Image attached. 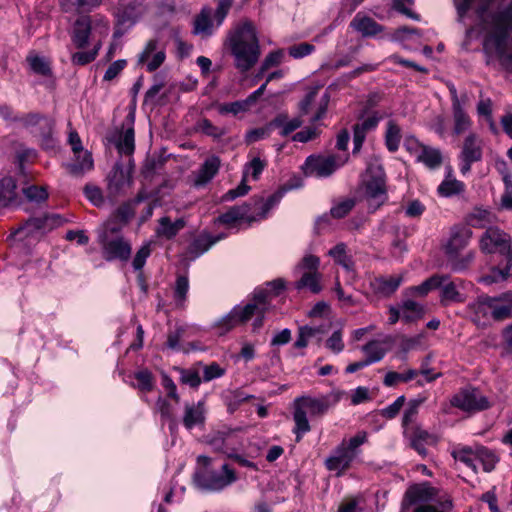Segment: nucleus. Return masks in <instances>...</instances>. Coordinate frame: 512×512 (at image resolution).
Here are the masks:
<instances>
[{"mask_svg": "<svg viewBox=\"0 0 512 512\" xmlns=\"http://www.w3.org/2000/svg\"><path fill=\"white\" fill-rule=\"evenodd\" d=\"M279 201V196L272 195L266 201L253 200L241 205L231 207L228 211L221 214L216 222L232 226L239 221H245L248 224L266 218L269 211Z\"/></svg>", "mask_w": 512, "mask_h": 512, "instance_id": "5", "label": "nucleus"}, {"mask_svg": "<svg viewBox=\"0 0 512 512\" xmlns=\"http://www.w3.org/2000/svg\"><path fill=\"white\" fill-rule=\"evenodd\" d=\"M207 442L215 452L222 453L229 458L234 457L235 452L242 447L238 431L231 429L214 432L208 437Z\"/></svg>", "mask_w": 512, "mask_h": 512, "instance_id": "16", "label": "nucleus"}, {"mask_svg": "<svg viewBox=\"0 0 512 512\" xmlns=\"http://www.w3.org/2000/svg\"><path fill=\"white\" fill-rule=\"evenodd\" d=\"M63 224V219L57 214L31 218L15 232L20 239L31 237L39 239L47 232Z\"/></svg>", "mask_w": 512, "mask_h": 512, "instance_id": "13", "label": "nucleus"}, {"mask_svg": "<svg viewBox=\"0 0 512 512\" xmlns=\"http://www.w3.org/2000/svg\"><path fill=\"white\" fill-rule=\"evenodd\" d=\"M116 148L120 154L130 155L134 152L135 143L133 128H128L120 134L116 142Z\"/></svg>", "mask_w": 512, "mask_h": 512, "instance_id": "47", "label": "nucleus"}, {"mask_svg": "<svg viewBox=\"0 0 512 512\" xmlns=\"http://www.w3.org/2000/svg\"><path fill=\"white\" fill-rule=\"evenodd\" d=\"M424 308L419 303L406 300L401 305V318L406 322H412L422 318Z\"/></svg>", "mask_w": 512, "mask_h": 512, "instance_id": "41", "label": "nucleus"}, {"mask_svg": "<svg viewBox=\"0 0 512 512\" xmlns=\"http://www.w3.org/2000/svg\"><path fill=\"white\" fill-rule=\"evenodd\" d=\"M144 13V8L141 5L131 4L125 7L122 15V22L134 23Z\"/></svg>", "mask_w": 512, "mask_h": 512, "instance_id": "60", "label": "nucleus"}, {"mask_svg": "<svg viewBox=\"0 0 512 512\" xmlns=\"http://www.w3.org/2000/svg\"><path fill=\"white\" fill-rule=\"evenodd\" d=\"M452 102L453 133L457 136L467 132L472 126V120L465 111L469 102L467 93L458 94L453 84L448 85Z\"/></svg>", "mask_w": 512, "mask_h": 512, "instance_id": "12", "label": "nucleus"}, {"mask_svg": "<svg viewBox=\"0 0 512 512\" xmlns=\"http://www.w3.org/2000/svg\"><path fill=\"white\" fill-rule=\"evenodd\" d=\"M402 282L401 275L378 277L373 282V287L377 293L384 296H390L393 294Z\"/></svg>", "mask_w": 512, "mask_h": 512, "instance_id": "35", "label": "nucleus"}, {"mask_svg": "<svg viewBox=\"0 0 512 512\" xmlns=\"http://www.w3.org/2000/svg\"><path fill=\"white\" fill-rule=\"evenodd\" d=\"M418 375V371L415 369H407L403 373H398L395 371H389L386 373L383 384L387 387H394L398 385L400 382H408L416 378Z\"/></svg>", "mask_w": 512, "mask_h": 512, "instance_id": "42", "label": "nucleus"}, {"mask_svg": "<svg viewBox=\"0 0 512 512\" xmlns=\"http://www.w3.org/2000/svg\"><path fill=\"white\" fill-rule=\"evenodd\" d=\"M479 247L483 253H499L512 262V238L497 226L488 227L479 239Z\"/></svg>", "mask_w": 512, "mask_h": 512, "instance_id": "9", "label": "nucleus"}, {"mask_svg": "<svg viewBox=\"0 0 512 512\" xmlns=\"http://www.w3.org/2000/svg\"><path fill=\"white\" fill-rule=\"evenodd\" d=\"M493 215L490 211L482 208H475L467 217L469 225L478 228H485L493 221Z\"/></svg>", "mask_w": 512, "mask_h": 512, "instance_id": "44", "label": "nucleus"}, {"mask_svg": "<svg viewBox=\"0 0 512 512\" xmlns=\"http://www.w3.org/2000/svg\"><path fill=\"white\" fill-rule=\"evenodd\" d=\"M294 406V433L296 434V441L299 442L302 435L309 432L311 429L307 414H310V416L323 415L328 410V403L325 399L306 396L297 398L294 402Z\"/></svg>", "mask_w": 512, "mask_h": 512, "instance_id": "8", "label": "nucleus"}, {"mask_svg": "<svg viewBox=\"0 0 512 512\" xmlns=\"http://www.w3.org/2000/svg\"><path fill=\"white\" fill-rule=\"evenodd\" d=\"M476 0H454L458 21L463 22L467 12ZM512 30V2L495 7L494 0H479L475 8V23L466 30L469 40L477 31L484 35L483 50L487 64L498 59L503 66L512 65V55L508 53V37Z\"/></svg>", "mask_w": 512, "mask_h": 512, "instance_id": "1", "label": "nucleus"}, {"mask_svg": "<svg viewBox=\"0 0 512 512\" xmlns=\"http://www.w3.org/2000/svg\"><path fill=\"white\" fill-rule=\"evenodd\" d=\"M225 374V369L213 362L203 367V380L208 382L216 378H220Z\"/></svg>", "mask_w": 512, "mask_h": 512, "instance_id": "64", "label": "nucleus"}, {"mask_svg": "<svg viewBox=\"0 0 512 512\" xmlns=\"http://www.w3.org/2000/svg\"><path fill=\"white\" fill-rule=\"evenodd\" d=\"M434 488L428 485L411 486L405 493L401 506V512H407L412 504L417 502H426L433 498Z\"/></svg>", "mask_w": 512, "mask_h": 512, "instance_id": "24", "label": "nucleus"}, {"mask_svg": "<svg viewBox=\"0 0 512 512\" xmlns=\"http://www.w3.org/2000/svg\"><path fill=\"white\" fill-rule=\"evenodd\" d=\"M367 441V433L364 431L358 432L355 436L351 437L348 441H342L341 445H344L346 450L351 452L353 456H357L358 448Z\"/></svg>", "mask_w": 512, "mask_h": 512, "instance_id": "54", "label": "nucleus"}, {"mask_svg": "<svg viewBox=\"0 0 512 512\" xmlns=\"http://www.w3.org/2000/svg\"><path fill=\"white\" fill-rule=\"evenodd\" d=\"M95 34L99 37L107 36V21L102 18L92 20L90 17H81L75 23L72 41L77 48H84L89 43L90 37Z\"/></svg>", "mask_w": 512, "mask_h": 512, "instance_id": "11", "label": "nucleus"}, {"mask_svg": "<svg viewBox=\"0 0 512 512\" xmlns=\"http://www.w3.org/2000/svg\"><path fill=\"white\" fill-rule=\"evenodd\" d=\"M322 275L319 272H304L302 277L295 283L297 290L308 288L312 293L317 294L322 290L320 284Z\"/></svg>", "mask_w": 512, "mask_h": 512, "instance_id": "37", "label": "nucleus"}, {"mask_svg": "<svg viewBox=\"0 0 512 512\" xmlns=\"http://www.w3.org/2000/svg\"><path fill=\"white\" fill-rule=\"evenodd\" d=\"M196 130L213 138H220L224 135V130L213 125L207 118L200 119L196 123Z\"/></svg>", "mask_w": 512, "mask_h": 512, "instance_id": "53", "label": "nucleus"}, {"mask_svg": "<svg viewBox=\"0 0 512 512\" xmlns=\"http://www.w3.org/2000/svg\"><path fill=\"white\" fill-rule=\"evenodd\" d=\"M217 8L214 13L216 19V25L220 26L226 18L230 8L233 5L234 0H216Z\"/></svg>", "mask_w": 512, "mask_h": 512, "instance_id": "61", "label": "nucleus"}, {"mask_svg": "<svg viewBox=\"0 0 512 512\" xmlns=\"http://www.w3.org/2000/svg\"><path fill=\"white\" fill-rule=\"evenodd\" d=\"M199 477L200 484L209 490L219 491L237 480L235 471L227 464L222 466L221 472H204Z\"/></svg>", "mask_w": 512, "mask_h": 512, "instance_id": "18", "label": "nucleus"}, {"mask_svg": "<svg viewBox=\"0 0 512 512\" xmlns=\"http://www.w3.org/2000/svg\"><path fill=\"white\" fill-rule=\"evenodd\" d=\"M213 31L212 10L209 7H203L194 18L192 33L202 38H208L213 34Z\"/></svg>", "mask_w": 512, "mask_h": 512, "instance_id": "28", "label": "nucleus"}, {"mask_svg": "<svg viewBox=\"0 0 512 512\" xmlns=\"http://www.w3.org/2000/svg\"><path fill=\"white\" fill-rule=\"evenodd\" d=\"M320 266V259L312 254L305 255L297 265V269L304 270L305 272H318Z\"/></svg>", "mask_w": 512, "mask_h": 512, "instance_id": "59", "label": "nucleus"}, {"mask_svg": "<svg viewBox=\"0 0 512 512\" xmlns=\"http://www.w3.org/2000/svg\"><path fill=\"white\" fill-rule=\"evenodd\" d=\"M159 223L158 234L168 239L174 237L185 226L183 219H177L175 222H171L168 217H162Z\"/></svg>", "mask_w": 512, "mask_h": 512, "instance_id": "40", "label": "nucleus"}, {"mask_svg": "<svg viewBox=\"0 0 512 512\" xmlns=\"http://www.w3.org/2000/svg\"><path fill=\"white\" fill-rule=\"evenodd\" d=\"M101 47V40H98L95 45L94 49L91 51H82V52H76L72 55L71 61L74 65L83 66L86 65L96 58L98 51Z\"/></svg>", "mask_w": 512, "mask_h": 512, "instance_id": "50", "label": "nucleus"}, {"mask_svg": "<svg viewBox=\"0 0 512 512\" xmlns=\"http://www.w3.org/2000/svg\"><path fill=\"white\" fill-rule=\"evenodd\" d=\"M452 456L456 461L465 464L474 473L478 472L477 469V453L476 447L460 446L452 451Z\"/></svg>", "mask_w": 512, "mask_h": 512, "instance_id": "33", "label": "nucleus"}, {"mask_svg": "<svg viewBox=\"0 0 512 512\" xmlns=\"http://www.w3.org/2000/svg\"><path fill=\"white\" fill-rule=\"evenodd\" d=\"M27 60L30 64L31 69L35 73H38V74H41L44 76L50 74V65H49V62L45 58L31 55L27 58Z\"/></svg>", "mask_w": 512, "mask_h": 512, "instance_id": "56", "label": "nucleus"}, {"mask_svg": "<svg viewBox=\"0 0 512 512\" xmlns=\"http://www.w3.org/2000/svg\"><path fill=\"white\" fill-rule=\"evenodd\" d=\"M228 45L235 59V66L247 72L260 57V45L252 22L245 20L238 24L228 36Z\"/></svg>", "mask_w": 512, "mask_h": 512, "instance_id": "2", "label": "nucleus"}, {"mask_svg": "<svg viewBox=\"0 0 512 512\" xmlns=\"http://www.w3.org/2000/svg\"><path fill=\"white\" fill-rule=\"evenodd\" d=\"M24 124L26 126H36L39 125L41 128H43V131H41L39 134L46 136L51 133L53 122L51 119L39 115V114H29L24 118Z\"/></svg>", "mask_w": 512, "mask_h": 512, "instance_id": "48", "label": "nucleus"}, {"mask_svg": "<svg viewBox=\"0 0 512 512\" xmlns=\"http://www.w3.org/2000/svg\"><path fill=\"white\" fill-rule=\"evenodd\" d=\"M441 284L438 289L441 290L440 299L445 305L450 303H461L465 301V296L459 290V285L455 281H451L449 276L440 275Z\"/></svg>", "mask_w": 512, "mask_h": 512, "instance_id": "27", "label": "nucleus"}, {"mask_svg": "<svg viewBox=\"0 0 512 512\" xmlns=\"http://www.w3.org/2000/svg\"><path fill=\"white\" fill-rule=\"evenodd\" d=\"M347 247L344 243H339L329 250L328 255L331 256L334 261L345 268L347 271H353L354 263L351 257L347 254Z\"/></svg>", "mask_w": 512, "mask_h": 512, "instance_id": "39", "label": "nucleus"}, {"mask_svg": "<svg viewBox=\"0 0 512 512\" xmlns=\"http://www.w3.org/2000/svg\"><path fill=\"white\" fill-rule=\"evenodd\" d=\"M401 129L394 120L387 122V128L385 133V144L390 152L398 150L401 141Z\"/></svg>", "mask_w": 512, "mask_h": 512, "instance_id": "38", "label": "nucleus"}, {"mask_svg": "<svg viewBox=\"0 0 512 512\" xmlns=\"http://www.w3.org/2000/svg\"><path fill=\"white\" fill-rule=\"evenodd\" d=\"M471 238L472 231L466 226H455L451 229L450 237L444 245V253L451 261L454 270H463L474 260L475 253L472 251L460 259L457 258L460 251L468 245Z\"/></svg>", "mask_w": 512, "mask_h": 512, "instance_id": "7", "label": "nucleus"}, {"mask_svg": "<svg viewBox=\"0 0 512 512\" xmlns=\"http://www.w3.org/2000/svg\"><path fill=\"white\" fill-rule=\"evenodd\" d=\"M440 275L436 274L425 280L422 284L410 288V291L419 296H425L429 291L438 289L441 284Z\"/></svg>", "mask_w": 512, "mask_h": 512, "instance_id": "51", "label": "nucleus"}, {"mask_svg": "<svg viewBox=\"0 0 512 512\" xmlns=\"http://www.w3.org/2000/svg\"><path fill=\"white\" fill-rule=\"evenodd\" d=\"M355 206V201L353 199H345L335 204L330 213L334 218L340 219L345 217Z\"/></svg>", "mask_w": 512, "mask_h": 512, "instance_id": "55", "label": "nucleus"}, {"mask_svg": "<svg viewBox=\"0 0 512 512\" xmlns=\"http://www.w3.org/2000/svg\"><path fill=\"white\" fill-rule=\"evenodd\" d=\"M103 0H60L65 12H90L102 4Z\"/></svg>", "mask_w": 512, "mask_h": 512, "instance_id": "34", "label": "nucleus"}, {"mask_svg": "<svg viewBox=\"0 0 512 512\" xmlns=\"http://www.w3.org/2000/svg\"><path fill=\"white\" fill-rule=\"evenodd\" d=\"M206 407L204 401L185 404L183 424L186 429L191 430L195 426L203 425L205 422Z\"/></svg>", "mask_w": 512, "mask_h": 512, "instance_id": "26", "label": "nucleus"}, {"mask_svg": "<svg viewBox=\"0 0 512 512\" xmlns=\"http://www.w3.org/2000/svg\"><path fill=\"white\" fill-rule=\"evenodd\" d=\"M97 233V241L106 261H127L130 258L131 244L120 234L118 228L104 225Z\"/></svg>", "mask_w": 512, "mask_h": 512, "instance_id": "6", "label": "nucleus"}, {"mask_svg": "<svg viewBox=\"0 0 512 512\" xmlns=\"http://www.w3.org/2000/svg\"><path fill=\"white\" fill-rule=\"evenodd\" d=\"M366 355V361L369 365L381 361L387 353L384 343L379 340H372L361 347Z\"/></svg>", "mask_w": 512, "mask_h": 512, "instance_id": "36", "label": "nucleus"}, {"mask_svg": "<svg viewBox=\"0 0 512 512\" xmlns=\"http://www.w3.org/2000/svg\"><path fill=\"white\" fill-rule=\"evenodd\" d=\"M471 319L477 326H488L491 320L501 322L512 318V292L497 296H481L468 305Z\"/></svg>", "mask_w": 512, "mask_h": 512, "instance_id": "3", "label": "nucleus"}, {"mask_svg": "<svg viewBox=\"0 0 512 512\" xmlns=\"http://www.w3.org/2000/svg\"><path fill=\"white\" fill-rule=\"evenodd\" d=\"M511 265L512 262L506 260L504 267H493L489 274L481 278V281L486 284H492L507 280L511 276Z\"/></svg>", "mask_w": 512, "mask_h": 512, "instance_id": "43", "label": "nucleus"}, {"mask_svg": "<svg viewBox=\"0 0 512 512\" xmlns=\"http://www.w3.org/2000/svg\"><path fill=\"white\" fill-rule=\"evenodd\" d=\"M315 50V47L307 42L295 44L288 49V53L295 59L303 58L310 55Z\"/></svg>", "mask_w": 512, "mask_h": 512, "instance_id": "57", "label": "nucleus"}, {"mask_svg": "<svg viewBox=\"0 0 512 512\" xmlns=\"http://www.w3.org/2000/svg\"><path fill=\"white\" fill-rule=\"evenodd\" d=\"M303 124L301 115L292 119H289L287 114H278L269 124V127H276L280 129L281 136H288Z\"/></svg>", "mask_w": 512, "mask_h": 512, "instance_id": "30", "label": "nucleus"}, {"mask_svg": "<svg viewBox=\"0 0 512 512\" xmlns=\"http://www.w3.org/2000/svg\"><path fill=\"white\" fill-rule=\"evenodd\" d=\"M75 158L72 163L68 165L69 172L74 176H81L84 173L91 171L94 166L92 155L89 151L84 150L74 154Z\"/></svg>", "mask_w": 512, "mask_h": 512, "instance_id": "31", "label": "nucleus"}, {"mask_svg": "<svg viewBox=\"0 0 512 512\" xmlns=\"http://www.w3.org/2000/svg\"><path fill=\"white\" fill-rule=\"evenodd\" d=\"M405 148L417 162L423 163L429 169H436L442 164V153L438 148L425 145L414 137L406 139Z\"/></svg>", "mask_w": 512, "mask_h": 512, "instance_id": "15", "label": "nucleus"}, {"mask_svg": "<svg viewBox=\"0 0 512 512\" xmlns=\"http://www.w3.org/2000/svg\"><path fill=\"white\" fill-rule=\"evenodd\" d=\"M20 205L17 185L14 178L5 175L0 178V207H16Z\"/></svg>", "mask_w": 512, "mask_h": 512, "instance_id": "23", "label": "nucleus"}, {"mask_svg": "<svg viewBox=\"0 0 512 512\" xmlns=\"http://www.w3.org/2000/svg\"><path fill=\"white\" fill-rule=\"evenodd\" d=\"M132 183L129 171L120 164H115L107 176V193L111 199L122 195Z\"/></svg>", "mask_w": 512, "mask_h": 512, "instance_id": "19", "label": "nucleus"}, {"mask_svg": "<svg viewBox=\"0 0 512 512\" xmlns=\"http://www.w3.org/2000/svg\"><path fill=\"white\" fill-rule=\"evenodd\" d=\"M356 457L347 451L344 445L336 447L334 452L325 460L326 468L335 471L338 476L342 475L349 469L351 463Z\"/></svg>", "mask_w": 512, "mask_h": 512, "instance_id": "21", "label": "nucleus"}, {"mask_svg": "<svg viewBox=\"0 0 512 512\" xmlns=\"http://www.w3.org/2000/svg\"><path fill=\"white\" fill-rule=\"evenodd\" d=\"M344 162H337L333 155H312L304 164V172L307 176L325 178L332 175Z\"/></svg>", "mask_w": 512, "mask_h": 512, "instance_id": "17", "label": "nucleus"}, {"mask_svg": "<svg viewBox=\"0 0 512 512\" xmlns=\"http://www.w3.org/2000/svg\"><path fill=\"white\" fill-rule=\"evenodd\" d=\"M218 112L221 115L232 114L237 116L240 113L247 112L251 107L247 103L246 99L235 101L231 103H222L218 105Z\"/></svg>", "mask_w": 512, "mask_h": 512, "instance_id": "49", "label": "nucleus"}, {"mask_svg": "<svg viewBox=\"0 0 512 512\" xmlns=\"http://www.w3.org/2000/svg\"><path fill=\"white\" fill-rule=\"evenodd\" d=\"M464 188L465 185L461 181L447 176L445 180L439 185L438 192L444 197H451L462 193Z\"/></svg>", "mask_w": 512, "mask_h": 512, "instance_id": "45", "label": "nucleus"}, {"mask_svg": "<svg viewBox=\"0 0 512 512\" xmlns=\"http://www.w3.org/2000/svg\"><path fill=\"white\" fill-rule=\"evenodd\" d=\"M350 27L364 37L374 36L382 31V27L377 22L361 13L356 14L350 23Z\"/></svg>", "mask_w": 512, "mask_h": 512, "instance_id": "29", "label": "nucleus"}, {"mask_svg": "<svg viewBox=\"0 0 512 512\" xmlns=\"http://www.w3.org/2000/svg\"><path fill=\"white\" fill-rule=\"evenodd\" d=\"M265 167L266 162L255 157L245 165L243 176L247 178L248 175H251L254 180H258Z\"/></svg>", "mask_w": 512, "mask_h": 512, "instance_id": "52", "label": "nucleus"}, {"mask_svg": "<svg viewBox=\"0 0 512 512\" xmlns=\"http://www.w3.org/2000/svg\"><path fill=\"white\" fill-rule=\"evenodd\" d=\"M189 290V281L186 276H179L175 285V298L181 304L185 302Z\"/></svg>", "mask_w": 512, "mask_h": 512, "instance_id": "63", "label": "nucleus"}, {"mask_svg": "<svg viewBox=\"0 0 512 512\" xmlns=\"http://www.w3.org/2000/svg\"><path fill=\"white\" fill-rule=\"evenodd\" d=\"M269 293L263 290H255L252 301L244 307L235 306L227 315L222 317L216 326L221 334H224L234 327L246 323L253 316H256L253 325L260 328L263 325L264 315L268 311Z\"/></svg>", "mask_w": 512, "mask_h": 512, "instance_id": "4", "label": "nucleus"}, {"mask_svg": "<svg viewBox=\"0 0 512 512\" xmlns=\"http://www.w3.org/2000/svg\"><path fill=\"white\" fill-rule=\"evenodd\" d=\"M476 453L477 463H480L482 465L483 470L485 472H491L495 468L496 463L498 462V458L494 454V452L485 447L476 446Z\"/></svg>", "mask_w": 512, "mask_h": 512, "instance_id": "46", "label": "nucleus"}, {"mask_svg": "<svg viewBox=\"0 0 512 512\" xmlns=\"http://www.w3.org/2000/svg\"><path fill=\"white\" fill-rule=\"evenodd\" d=\"M382 119V116L378 113H373L371 116L363 119L361 122H358L354 125L353 128V142H354V152L359 151L365 138L366 134L374 130L379 121Z\"/></svg>", "mask_w": 512, "mask_h": 512, "instance_id": "25", "label": "nucleus"}, {"mask_svg": "<svg viewBox=\"0 0 512 512\" xmlns=\"http://www.w3.org/2000/svg\"><path fill=\"white\" fill-rule=\"evenodd\" d=\"M166 58L163 49H158L157 40H149L143 51L140 53L138 63L145 65L147 71L153 72L158 69Z\"/></svg>", "mask_w": 512, "mask_h": 512, "instance_id": "20", "label": "nucleus"}, {"mask_svg": "<svg viewBox=\"0 0 512 512\" xmlns=\"http://www.w3.org/2000/svg\"><path fill=\"white\" fill-rule=\"evenodd\" d=\"M221 161L217 156L207 158L194 173L193 185L197 188L207 185L218 173Z\"/></svg>", "mask_w": 512, "mask_h": 512, "instance_id": "22", "label": "nucleus"}, {"mask_svg": "<svg viewBox=\"0 0 512 512\" xmlns=\"http://www.w3.org/2000/svg\"><path fill=\"white\" fill-rule=\"evenodd\" d=\"M326 347L334 354H339L344 350L342 334L339 330L334 331L326 341Z\"/></svg>", "mask_w": 512, "mask_h": 512, "instance_id": "62", "label": "nucleus"}, {"mask_svg": "<svg viewBox=\"0 0 512 512\" xmlns=\"http://www.w3.org/2000/svg\"><path fill=\"white\" fill-rule=\"evenodd\" d=\"M453 407L474 413L490 407L489 400L476 388L467 387L457 392L450 400Z\"/></svg>", "mask_w": 512, "mask_h": 512, "instance_id": "14", "label": "nucleus"}, {"mask_svg": "<svg viewBox=\"0 0 512 512\" xmlns=\"http://www.w3.org/2000/svg\"><path fill=\"white\" fill-rule=\"evenodd\" d=\"M23 193L29 201L42 202L48 198L45 187L29 186L23 190Z\"/></svg>", "mask_w": 512, "mask_h": 512, "instance_id": "58", "label": "nucleus"}, {"mask_svg": "<svg viewBox=\"0 0 512 512\" xmlns=\"http://www.w3.org/2000/svg\"><path fill=\"white\" fill-rule=\"evenodd\" d=\"M370 179L365 186V198L370 209L375 211L387 199L385 173L378 163H370L367 168Z\"/></svg>", "mask_w": 512, "mask_h": 512, "instance_id": "10", "label": "nucleus"}, {"mask_svg": "<svg viewBox=\"0 0 512 512\" xmlns=\"http://www.w3.org/2000/svg\"><path fill=\"white\" fill-rule=\"evenodd\" d=\"M482 156L479 138L476 134L470 133L464 140L461 158L468 161H479Z\"/></svg>", "mask_w": 512, "mask_h": 512, "instance_id": "32", "label": "nucleus"}]
</instances>
